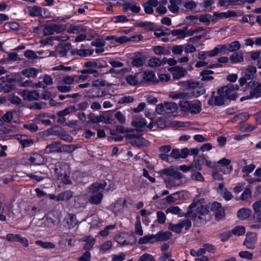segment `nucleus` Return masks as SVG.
<instances>
[{
  "mask_svg": "<svg viewBox=\"0 0 261 261\" xmlns=\"http://www.w3.org/2000/svg\"><path fill=\"white\" fill-rule=\"evenodd\" d=\"M204 202L203 198L196 196L193 202L189 206L185 217H190L200 224H205L210 219V216L207 206L202 204Z\"/></svg>",
  "mask_w": 261,
  "mask_h": 261,
  "instance_id": "1",
  "label": "nucleus"
},
{
  "mask_svg": "<svg viewBox=\"0 0 261 261\" xmlns=\"http://www.w3.org/2000/svg\"><path fill=\"white\" fill-rule=\"evenodd\" d=\"M55 173L57 180L64 185H71L70 179V170L68 165L64 162H59L56 165Z\"/></svg>",
  "mask_w": 261,
  "mask_h": 261,
  "instance_id": "2",
  "label": "nucleus"
},
{
  "mask_svg": "<svg viewBox=\"0 0 261 261\" xmlns=\"http://www.w3.org/2000/svg\"><path fill=\"white\" fill-rule=\"evenodd\" d=\"M107 185L106 182L102 183L95 182L89 188L90 192L92 194L89 201L95 205L99 204L103 198L102 192Z\"/></svg>",
  "mask_w": 261,
  "mask_h": 261,
  "instance_id": "3",
  "label": "nucleus"
},
{
  "mask_svg": "<svg viewBox=\"0 0 261 261\" xmlns=\"http://www.w3.org/2000/svg\"><path fill=\"white\" fill-rule=\"evenodd\" d=\"M179 106L184 111L190 112L192 114L199 113L201 110V102L199 100L191 101L180 100Z\"/></svg>",
  "mask_w": 261,
  "mask_h": 261,
  "instance_id": "4",
  "label": "nucleus"
},
{
  "mask_svg": "<svg viewBox=\"0 0 261 261\" xmlns=\"http://www.w3.org/2000/svg\"><path fill=\"white\" fill-rule=\"evenodd\" d=\"M239 89V86L237 84H230L219 89V95L224 97L225 99L234 100L237 97L236 91Z\"/></svg>",
  "mask_w": 261,
  "mask_h": 261,
  "instance_id": "5",
  "label": "nucleus"
},
{
  "mask_svg": "<svg viewBox=\"0 0 261 261\" xmlns=\"http://www.w3.org/2000/svg\"><path fill=\"white\" fill-rule=\"evenodd\" d=\"M185 92L187 98H196L204 93V89L199 82H193L189 84Z\"/></svg>",
  "mask_w": 261,
  "mask_h": 261,
  "instance_id": "6",
  "label": "nucleus"
},
{
  "mask_svg": "<svg viewBox=\"0 0 261 261\" xmlns=\"http://www.w3.org/2000/svg\"><path fill=\"white\" fill-rule=\"evenodd\" d=\"M177 109L176 103L174 102H165L158 104L156 106L155 111L160 115L171 113L175 112Z\"/></svg>",
  "mask_w": 261,
  "mask_h": 261,
  "instance_id": "7",
  "label": "nucleus"
},
{
  "mask_svg": "<svg viewBox=\"0 0 261 261\" xmlns=\"http://www.w3.org/2000/svg\"><path fill=\"white\" fill-rule=\"evenodd\" d=\"M125 137L129 140V143L133 145L140 146H148L149 144V141L140 135L128 134L125 135Z\"/></svg>",
  "mask_w": 261,
  "mask_h": 261,
  "instance_id": "8",
  "label": "nucleus"
},
{
  "mask_svg": "<svg viewBox=\"0 0 261 261\" xmlns=\"http://www.w3.org/2000/svg\"><path fill=\"white\" fill-rule=\"evenodd\" d=\"M87 96L90 98L109 97L111 95L107 93L105 88H92L86 92Z\"/></svg>",
  "mask_w": 261,
  "mask_h": 261,
  "instance_id": "9",
  "label": "nucleus"
},
{
  "mask_svg": "<svg viewBox=\"0 0 261 261\" xmlns=\"http://www.w3.org/2000/svg\"><path fill=\"white\" fill-rule=\"evenodd\" d=\"M248 86L250 89V94L252 98L258 97L261 96V83L251 81L249 82Z\"/></svg>",
  "mask_w": 261,
  "mask_h": 261,
  "instance_id": "10",
  "label": "nucleus"
},
{
  "mask_svg": "<svg viewBox=\"0 0 261 261\" xmlns=\"http://www.w3.org/2000/svg\"><path fill=\"white\" fill-rule=\"evenodd\" d=\"M28 161L31 165H42L45 164L46 160L45 156L38 153H34L30 155Z\"/></svg>",
  "mask_w": 261,
  "mask_h": 261,
  "instance_id": "11",
  "label": "nucleus"
},
{
  "mask_svg": "<svg viewBox=\"0 0 261 261\" xmlns=\"http://www.w3.org/2000/svg\"><path fill=\"white\" fill-rule=\"evenodd\" d=\"M64 29L59 24H50L44 27L43 29V34L45 36L50 35L54 34L55 32L60 33Z\"/></svg>",
  "mask_w": 261,
  "mask_h": 261,
  "instance_id": "12",
  "label": "nucleus"
},
{
  "mask_svg": "<svg viewBox=\"0 0 261 261\" xmlns=\"http://www.w3.org/2000/svg\"><path fill=\"white\" fill-rule=\"evenodd\" d=\"M256 241L257 236L256 233H247L244 241V245L247 248L249 249H253L255 247Z\"/></svg>",
  "mask_w": 261,
  "mask_h": 261,
  "instance_id": "13",
  "label": "nucleus"
},
{
  "mask_svg": "<svg viewBox=\"0 0 261 261\" xmlns=\"http://www.w3.org/2000/svg\"><path fill=\"white\" fill-rule=\"evenodd\" d=\"M36 225L42 227H53L55 225V222L53 218L46 216L41 219H39L36 223Z\"/></svg>",
  "mask_w": 261,
  "mask_h": 261,
  "instance_id": "14",
  "label": "nucleus"
},
{
  "mask_svg": "<svg viewBox=\"0 0 261 261\" xmlns=\"http://www.w3.org/2000/svg\"><path fill=\"white\" fill-rule=\"evenodd\" d=\"M71 49V45L70 43L67 42L63 44L59 45L57 53L58 56L62 57H66L68 53Z\"/></svg>",
  "mask_w": 261,
  "mask_h": 261,
  "instance_id": "15",
  "label": "nucleus"
},
{
  "mask_svg": "<svg viewBox=\"0 0 261 261\" xmlns=\"http://www.w3.org/2000/svg\"><path fill=\"white\" fill-rule=\"evenodd\" d=\"M22 96L24 100H36L39 98V93L36 90L28 91L23 90L21 93Z\"/></svg>",
  "mask_w": 261,
  "mask_h": 261,
  "instance_id": "16",
  "label": "nucleus"
},
{
  "mask_svg": "<svg viewBox=\"0 0 261 261\" xmlns=\"http://www.w3.org/2000/svg\"><path fill=\"white\" fill-rule=\"evenodd\" d=\"M171 69L173 72V77L175 80L184 77L187 73V71L185 68L178 66L172 67Z\"/></svg>",
  "mask_w": 261,
  "mask_h": 261,
  "instance_id": "17",
  "label": "nucleus"
},
{
  "mask_svg": "<svg viewBox=\"0 0 261 261\" xmlns=\"http://www.w3.org/2000/svg\"><path fill=\"white\" fill-rule=\"evenodd\" d=\"M159 80L156 79L154 72L150 70L145 71L143 74V82L157 83Z\"/></svg>",
  "mask_w": 261,
  "mask_h": 261,
  "instance_id": "18",
  "label": "nucleus"
},
{
  "mask_svg": "<svg viewBox=\"0 0 261 261\" xmlns=\"http://www.w3.org/2000/svg\"><path fill=\"white\" fill-rule=\"evenodd\" d=\"M214 15L220 19H225L230 17H236L238 16V12L233 10H228L223 12H214Z\"/></svg>",
  "mask_w": 261,
  "mask_h": 261,
  "instance_id": "19",
  "label": "nucleus"
},
{
  "mask_svg": "<svg viewBox=\"0 0 261 261\" xmlns=\"http://www.w3.org/2000/svg\"><path fill=\"white\" fill-rule=\"evenodd\" d=\"M76 75L70 76L68 75L61 74L59 76V82L61 84L71 86L76 79Z\"/></svg>",
  "mask_w": 261,
  "mask_h": 261,
  "instance_id": "20",
  "label": "nucleus"
},
{
  "mask_svg": "<svg viewBox=\"0 0 261 261\" xmlns=\"http://www.w3.org/2000/svg\"><path fill=\"white\" fill-rule=\"evenodd\" d=\"M53 84V78L47 74H45L43 79V81H39L35 84V87L45 88L47 86Z\"/></svg>",
  "mask_w": 261,
  "mask_h": 261,
  "instance_id": "21",
  "label": "nucleus"
},
{
  "mask_svg": "<svg viewBox=\"0 0 261 261\" xmlns=\"http://www.w3.org/2000/svg\"><path fill=\"white\" fill-rule=\"evenodd\" d=\"M123 9L124 11H127L129 10L134 13H138L141 10L140 7L132 2L125 3L123 4Z\"/></svg>",
  "mask_w": 261,
  "mask_h": 261,
  "instance_id": "22",
  "label": "nucleus"
},
{
  "mask_svg": "<svg viewBox=\"0 0 261 261\" xmlns=\"http://www.w3.org/2000/svg\"><path fill=\"white\" fill-rule=\"evenodd\" d=\"M41 72V70L40 69L30 67L23 70L21 71V73L27 77L35 78L38 73Z\"/></svg>",
  "mask_w": 261,
  "mask_h": 261,
  "instance_id": "23",
  "label": "nucleus"
},
{
  "mask_svg": "<svg viewBox=\"0 0 261 261\" xmlns=\"http://www.w3.org/2000/svg\"><path fill=\"white\" fill-rule=\"evenodd\" d=\"M146 122L144 118L137 117L135 118L132 121V124L134 127H137L136 130L138 132L141 130L142 128H143L146 126Z\"/></svg>",
  "mask_w": 261,
  "mask_h": 261,
  "instance_id": "24",
  "label": "nucleus"
},
{
  "mask_svg": "<svg viewBox=\"0 0 261 261\" xmlns=\"http://www.w3.org/2000/svg\"><path fill=\"white\" fill-rule=\"evenodd\" d=\"M81 240L86 242L83 248L87 250V251L93 247L95 242V239L91 236H85L81 239Z\"/></svg>",
  "mask_w": 261,
  "mask_h": 261,
  "instance_id": "25",
  "label": "nucleus"
},
{
  "mask_svg": "<svg viewBox=\"0 0 261 261\" xmlns=\"http://www.w3.org/2000/svg\"><path fill=\"white\" fill-rule=\"evenodd\" d=\"M229 59L232 64H237L244 61V55L242 51L234 52L230 57Z\"/></svg>",
  "mask_w": 261,
  "mask_h": 261,
  "instance_id": "26",
  "label": "nucleus"
},
{
  "mask_svg": "<svg viewBox=\"0 0 261 261\" xmlns=\"http://www.w3.org/2000/svg\"><path fill=\"white\" fill-rule=\"evenodd\" d=\"M42 8L38 6L29 7V14L32 17H37L42 15Z\"/></svg>",
  "mask_w": 261,
  "mask_h": 261,
  "instance_id": "27",
  "label": "nucleus"
},
{
  "mask_svg": "<svg viewBox=\"0 0 261 261\" xmlns=\"http://www.w3.org/2000/svg\"><path fill=\"white\" fill-rule=\"evenodd\" d=\"M156 241H165L170 239L172 234L170 231H160L155 234Z\"/></svg>",
  "mask_w": 261,
  "mask_h": 261,
  "instance_id": "28",
  "label": "nucleus"
},
{
  "mask_svg": "<svg viewBox=\"0 0 261 261\" xmlns=\"http://www.w3.org/2000/svg\"><path fill=\"white\" fill-rule=\"evenodd\" d=\"M155 240H156L155 234H150L140 238L138 243L139 244H145L148 243H153Z\"/></svg>",
  "mask_w": 261,
  "mask_h": 261,
  "instance_id": "29",
  "label": "nucleus"
},
{
  "mask_svg": "<svg viewBox=\"0 0 261 261\" xmlns=\"http://www.w3.org/2000/svg\"><path fill=\"white\" fill-rule=\"evenodd\" d=\"M251 213V211L249 208H242L238 211L237 216L240 219L245 220L250 216Z\"/></svg>",
  "mask_w": 261,
  "mask_h": 261,
  "instance_id": "30",
  "label": "nucleus"
},
{
  "mask_svg": "<svg viewBox=\"0 0 261 261\" xmlns=\"http://www.w3.org/2000/svg\"><path fill=\"white\" fill-rule=\"evenodd\" d=\"M72 195L73 193L71 191H66L57 196V200L58 201L68 200L72 197Z\"/></svg>",
  "mask_w": 261,
  "mask_h": 261,
  "instance_id": "31",
  "label": "nucleus"
},
{
  "mask_svg": "<svg viewBox=\"0 0 261 261\" xmlns=\"http://www.w3.org/2000/svg\"><path fill=\"white\" fill-rule=\"evenodd\" d=\"M181 0H169L170 5L168 6L169 11L172 13H177L179 10L178 5L180 4Z\"/></svg>",
  "mask_w": 261,
  "mask_h": 261,
  "instance_id": "32",
  "label": "nucleus"
},
{
  "mask_svg": "<svg viewBox=\"0 0 261 261\" xmlns=\"http://www.w3.org/2000/svg\"><path fill=\"white\" fill-rule=\"evenodd\" d=\"M132 64L133 66L139 67L143 65V59L138 53H135L132 58Z\"/></svg>",
  "mask_w": 261,
  "mask_h": 261,
  "instance_id": "33",
  "label": "nucleus"
},
{
  "mask_svg": "<svg viewBox=\"0 0 261 261\" xmlns=\"http://www.w3.org/2000/svg\"><path fill=\"white\" fill-rule=\"evenodd\" d=\"M167 213H171L174 215H178L179 217H183L186 215L182 212L181 210L177 206H172L168 207L166 210Z\"/></svg>",
  "mask_w": 261,
  "mask_h": 261,
  "instance_id": "34",
  "label": "nucleus"
},
{
  "mask_svg": "<svg viewBox=\"0 0 261 261\" xmlns=\"http://www.w3.org/2000/svg\"><path fill=\"white\" fill-rule=\"evenodd\" d=\"M188 27H185L182 29H175L171 31V34L174 36H177L179 38H184L186 37V31Z\"/></svg>",
  "mask_w": 261,
  "mask_h": 261,
  "instance_id": "35",
  "label": "nucleus"
},
{
  "mask_svg": "<svg viewBox=\"0 0 261 261\" xmlns=\"http://www.w3.org/2000/svg\"><path fill=\"white\" fill-rule=\"evenodd\" d=\"M72 52L73 54H75L82 57H86L91 56L93 54V50L91 49H75Z\"/></svg>",
  "mask_w": 261,
  "mask_h": 261,
  "instance_id": "36",
  "label": "nucleus"
},
{
  "mask_svg": "<svg viewBox=\"0 0 261 261\" xmlns=\"http://www.w3.org/2000/svg\"><path fill=\"white\" fill-rule=\"evenodd\" d=\"M214 71L210 70H202L200 75L201 76L202 81H212L214 79V77L211 76L210 74H213Z\"/></svg>",
  "mask_w": 261,
  "mask_h": 261,
  "instance_id": "37",
  "label": "nucleus"
},
{
  "mask_svg": "<svg viewBox=\"0 0 261 261\" xmlns=\"http://www.w3.org/2000/svg\"><path fill=\"white\" fill-rule=\"evenodd\" d=\"M256 72V67L249 66L245 71V76L249 80L253 79Z\"/></svg>",
  "mask_w": 261,
  "mask_h": 261,
  "instance_id": "38",
  "label": "nucleus"
},
{
  "mask_svg": "<svg viewBox=\"0 0 261 261\" xmlns=\"http://www.w3.org/2000/svg\"><path fill=\"white\" fill-rule=\"evenodd\" d=\"M198 19L200 22L208 25L211 21H214V16L210 14H205L200 15Z\"/></svg>",
  "mask_w": 261,
  "mask_h": 261,
  "instance_id": "39",
  "label": "nucleus"
},
{
  "mask_svg": "<svg viewBox=\"0 0 261 261\" xmlns=\"http://www.w3.org/2000/svg\"><path fill=\"white\" fill-rule=\"evenodd\" d=\"M164 181L166 187L168 189H171L173 187L179 186L180 185L179 182H177L176 180L172 177H167L164 179Z\"/></svg>",
  "mask_w": 261,
  "mask_h": 261,
  "instance_id": "40",
  "label": "nucleus"
},
{
  "mask_svg": "<svg viewBox=\"0 0 261 261\" xmlns=\"http://www.w3.org/2000/svg\"><path fill=\"white\" fill-rule=\"evenodd\" d=\"M228 52H237L241 48V44L239 41H234L227 44Z\"/></svg>",
  "mask_w": 261,
  "mask_h": 261,
  "instance_id": "41",
  "label": "nucleus"
},
{
  "mask_svg": "<svg viewBox=\"0 0 261 261\" xmlns=\"http://www.w3.org/2000/svg\"><path fill=\"white\" fill-rule=\"evenodd\" d=\"M139 73H136L134 75H129L126 77V81L127 83L132 86H135L138 83V76Z\"/></svg>",
  "mask_w": 261,
  "mask_h": 261,
  "instance_id": "42",
  "label": "nucleus"
},
{
  "mask_svg": "<svg viewBox=\"0 0 261 261\" xmlns=\"http://www.w3.org/2000/svg\"><path fill=\"white\" fill-rule=\"evenodd\" d=\"M84 67L86 68L97 69L102 68L103 66L96 61H92L85 62L84 64Z\"/></svg>",
  "mask_w": 261,
  "mask_h": 261,
  "instance_id": "43",
  "label": "nucleus"
},
{
  "mask_svg": "<svg viewBox=\"0 0 261 261\" xmlns=\"http://www.w3.org/2000/svg\"><path fill=\"white\" fill-rule=\"evenodd\" d=\"M230 232L231 234L236 236H242L245 233V228L241 225L237 226L234 227Z\"/></svg>",
  "mask_w": 261,
  "mask_h": 261,
  "instance_id": "44",
  "label": "nucleus"
},
{
  "mask_svg": "<svg viewBox=\"0 0 261 261\" xmlns=\"http://www.w3.org/2000/svg\"><path fill=\"white\" fill-rule=\"evenodd\" d=\"M46 150L47 152H60L62 151V149L59 147L56 143L48 145L46 147Z\"/></svg>",
  "mask_w": 261,
  "mask_h": 261,
  "instance_id": "45",
  "label": "nucleus"
},
{
  "mask_svg": "<svg viewBox=\"0 0 261 261\" xmlns=\"http://www.w3.org/2000/svg\"><path fill=\"white\" fill-rule=\"evenodd\" d=\"M154 23L149 21H140L137 23V26L139 27H143L146 30L149 31L154 30Z\"/></svg>",
  "mask_w": 261,
  "mask_h": 261,
  "instance_id": "46",
  "label": "nucleus"
},
{
  "mask_svg": "<svg viewBox=\"0 0 261 261\" xmlns=\"http://www.w3.org/2000/svg\"><path fill=\"white\" fill-rule=\"evenodd\" d=\"M35 244L43 248L53 249L55 247V245L51 242H43L40 240L36 241Z\"/></svg>",
  "mask_w": 261,
  "mask_h": 261,
  "instance_id": "47",
  "label": "nucleus"
},
{
  "mask_svg": "<svg viewBox=\"0 0 261 261\" xmlns=\"http://www.w3.org/2000/svg\"><path fill=\"white\" fill-rule=\"evenodd\" d=\"M81 73H86L87 75L92 74L94 77H97L99 75V73L97 69H92L89 68H86L83 69L79 71Z\"/></svg>",
  "mask_w": 261,
  "mask_h": 261,
  "instance_id": "48",
  "label": "nucleus"
},
{
  "mask_svg": "<svg viewBox=\"0 0 261 261\" xmlns=\"http://www.w3.org/2000/svg\"><path fill=\"white\" fill-rule=\"evenodd\" d=\"M178 223L181 230L183 228H185V230L188 231L192 226V222L191 220L188 219L181 220L178 222Z\"/></svg>",
  "mask_w": 261,
  "mask_h": 261,
  "instance_id": "49",
  "label": "nucleus"
},
{
  "mask_svg": "<svg viewBox=\"0 0 261 261\" xmlns=\"http://www.w3.org/2000/svg\"><path fill=\"white\" fill-rule=\"evenodd\" d=\"M69 30V32L73 34L84 32L87 30L85 27L79 25H70Z\"/></svg>",
  "mask_w": 261,
  "mask_h": 261,
  "instance_id": "50",
  "label": "nucleus"
},
{
  "mask_svg": "<svg viewBox=\"0 0 261 261\" xmlns=\"http://www.w3.org/2000/svg\"><path fill=\"white\" fill-rule=\"evenodd\" d=\"M74 107L73 106H69L63 110L60 111L57 113V115L60 117H64V116L69 114L70 113L74 112Z\"/></svg>",
  "mask_w": 261,
  "mask_h": 261,
  "instance_id": "51",
  "label": "nucleus"
},
{
  "mask_svg": "<svg viewBox=\"0 0 261 261\" xmlns=\"http://www.w3.org/2000/svg\"><path fill=\"white\" fill-rule=\"evenodd\" d=\"M92 86L93 88H104L107 86V83L105 81L101 79H97L92 82Z\"/></svg>",
  "mask_w": 261,
  "mask_h": 261,
  "instance_id": "52",
  "label": "nucleus"
},
{
  "mask_svg": "<svg viewBox=\"0 0 261 261\" xmlns=\"http://www.w3.org/2000/svg\"><path fill=\"white\" fill-rule=\"evenodd\" d=\"M252 208L255 213V217L257 220V216L261 214L260 208H261V200L255 202L252 205Z\"/></svg>",
  "mask_w": 261,
  "mask_h": 261,
  "instance_id": "53",
  "label": "nucleus"
},
{
  "mask_svg": "<svg viewBox=\"0 0 261 261\" xmlns=\"http://www.w3.org/2000/svg\"><path fill=\"white\" fill-rule=\"evenodd\" d=\"M168 29L166 27H163L161 29H156L154 28L153 31H155L154 34L156 37H160L163 36H168L170 34V33L165 32Z\"/></svg>",
  "mask_w": 261,
  "mask_h": 261,
  "instance_id": "54",
  "label": "nucleus"
},
{
  "mask_svg": "<svg viewBox=\"0 0 261 261\" xmlns=\"http://www.w3.org/2000/svg\"><path fill=\"white\" fill-rule=\"evenodd\" d=\"M148 65L151 67H156L162 65V61L156 58H152L148 60Z\"/></svg>",
  "mask_w": 261,
  "mask_h": 261,
  "instance_id": "55",
  "label": "nucleus"
},
{
  "mask_svg": "<svg viewBox=\"0 0 261 261\" xmlns=\"http://www.w3.org/2000/svg\"><path fill=\"white\" fill-rule=\"evenodd\" d=\"M67 234L64 233L60 236V240H59V243L61 244V243H66L67 242L68 245L71 246L73 245V239L70 238H67Z\"/></svg>",
  "mask_w": 261,
  "mask_h": 261,
  "instance_id": "56",
  "label": "nucleus"
},
{
  "mask_svg": "<svg viewBox=\"0 0 261 261\" xmlns=\"http://www.w3.org/2000/svg\"><path fill=\"white\" fill-rule=\"evenodd\" d=\"M104 115L95 116L91 115L88 117L90 121L92 123H99L102 122L105 119Z\"/></svg>",
  "mask_w": 261,
  "mask_h": 261,
  "instance_id": "57",
  "label": "nucleus"
},
{
  "mask_svg": "<svg viewBox=\"0 0 261 261\" xmlns=\"http://www.w3.org/2000/svg\"><path fill=\"white\" fill-rule=\"evenodd\" d=\"M88 102L87 101H82L76 106H72L74 107V112L77 111H83L87 109Z\"/></svg>",
  "mask_w": 261,
  "mask_h": 261,
  "instance_id": "58",
  "label": "nucleus"
},
{
  "mask_svg": "<svg viewBox=\"0 0 261 261\" xmlns=\"http://www.w3.org/2000/svg\"><path fill=\"white\" fill-rule=\"evenodd\" d=\"M73 87L71 86L64 85L57 86V89L60 92L66 93L71 91Z\"/></svg>",
  "mask_w": 261,
  "mask_h": 261,
  "instance_id": "59",
  "label": "nucleus"
},
{
  "mask_svg": "<svg viewBox=\"0 0 261 261\" xmlns=\"http://www.w3.org/2000/svg\"><path fill=\"white\" fill-rule=\"evenodd\" d=\"M65 220L69 228L74 227L76 224L75 217L74 215H69V217L66 218Z\"/></svg>",
  "mask_w": 261,
  "mask_h": 261,
  "instance_id": "60",
  "label": "nucleus"
},
{
  "mask_svg": "<svg viewBox=\"0 0 261 261\" xmlns=\"http://www.w3.org/2000/svg\"><path fill=\"white\" fill-rule=\"evenodd\" d=\"M168 229L177 233H180L182 231L178 223L177 224L170 223Z\"/></svg>",
  "mask_w": 261,
  "mask_h": 261,
  "instance_id": "61",
  "label": "nucleus"
},
{
  "mask_svg": "<svg viewBox=\"0 0 261 261\" xmlns=\"http://www.w3.org/2000/svg\"><path fill=\"white\" fill-rule=\"evenodd\" d=\"M116 227L115 225H110L105 227L103 230L99 232V234L102 237L107 236L109 234V230L113 229Z\"/></svg>",
  "mask_w": 261,
  "mask_h": 261,
  "instance_id": "62",
  "label": "nucleus"
},
{
  "mask_svg": "<svg viewBox=\"0 0 261 261\" xmlns=\"http://www.w3.org/2000/svg\"><path fill=\"white\" fill-rule=\"evenodd\" d=\"M157 221L160 224H164L166 219L165 213L162 211H159L156 213Z\"/></svg>",
  "mask_w": 261,
  "mask_h": 261,
  "instance_id": "63",
  "label": "nucleus"
},
{
  "mask_svg": "<svg viewBox=\"0 0 261 261\" xmlns=\"http://www.w3.org/2000/svg\"><path fill=\"white\" fill-rule=\"evenodd\" d=\"M155 261L154 257L152 255L145 253L141 255L139 258V261Z\"/></svg>",
  "mask_w": 261,
  "mask_h": 261,
  "instance_id": "64",
  "label": "nucleus"
}]
</instances>
